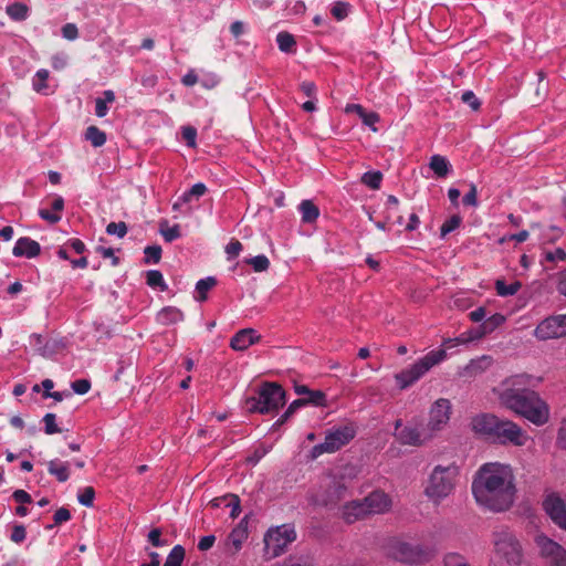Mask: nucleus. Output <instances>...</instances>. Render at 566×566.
Masks as SVG:
<instances>
[{"instance_id": "nucleus-1", "label": "nucleus", "mask_w": 566, "mask_h": 566, "mask_svg": "<svg viewBox=\"0 0 566 566\" xmlns=\"http://www.w3.org/2000/svg\"><path fill=\"white\" fill-rule=\"evenodd\" d=\"M472 493L476 503L489 511L509 510L516 493L512 468L499 462L483 464L472 482Z\"/></svg>"}, {"instance_id": "nucleus-2", "label": "nucleus", "mask_w": 566, "mask_h": 566, "mask_svg": "<svg viewBox=\"0 0 566 566\" xmlns=\"http://www.w3.org/2000/svg\"><path fill=\"white\" fill-rule=\"evenodd\" d=\"M457 346L454 343L442 342V348L430 350L413 364L395 375V380L400 389H407L420 380L434 366L447 359V350Z\"/></svg>"}, {"instance_id": "nucleus-3", "label": "nucleus", "mask_w": 566, "mask_h": 566, "mask_svg": "<svg viewBox=\"0 0 566 566\" xmlns=\"http://www.w3.org/2000/svg\"><path fill=\"white\" fill-rule=\"evenodd\" d=\"M460 468L455 463L438 464L430 472L424 494L436 504L448 497L455 489Z\"/></svg>"}, {"instance_id": "nucleus-4", "label": "nucleus", "mask_w": 566, "mask_h": 566, "mask_svg": "<svg viewBox=\"0 0 566 566\" xmlns=\"http://www.w3.org/2000/svg\"><path fill=\"white\" fill-rule=\"evenodd\" d=\"M493 557L507 565H520L523 559L522 546L515 535L507 528L492 533Z\"/></svg>"}, {"instance_id": "nucleus-5", "label": "nucleus", "mask_w": 566, "mask_h": 566, "mask_svg": "<svg viewBox=\"0 0 566 566\" xmlns=\"http://www.w3.org/2000/svg\"><path fill=\"white\" fill-rule=\"evenodd\" d=\"M511 411L537 427L546 424L551 417L549 406L533 390L522 396Z\"/></svg>"}, {"instance_id": "nucleus-6", "label": "nucleus", "mask_w": 566, "mask_h": 566, "mask_svg": "<svg viewBox=\"0 0 566 566\" xmlns=\"http://www.w3.org/2000/svg\"><path fill=\"white\" fill-rule=\"evenodd\" d=\"M530 380L531 376L528 375H513L494 387L493 392L496 395L502 406L512 410L522 396H525L526 392H528L527 386Z\"/></svg>"}, {"instance_id": "nucleus-7", "label": "nucleus", "mask_w": 566, "mask_h": 566, "mask_svg": "<svg viewBox=\"0 0 566 566\" xmlns=\"http://www.w3.org/2000/svg\"><path fill=\"white\" fill-rule=\"evenodd\" d=\"M247 403L250 411L268 413L285 403V392L280 385L266 382L260 388L258 397L248 399Z\"/></svg>"}, {"instance_id": "nucleus-8", "label": "nucleus", "mask_w": 566, "mask_h": 566, "mask_svg": "<svg viewBox=\"0 0 566 566\" xmlns=\"http://www.w3.org/2000/svg\"><path fill=\"white\" fill-rule=\"evenodd\" d=\"M348 495V488L343 478L335 475L325 476L311 500L316 505L334 506Z\"/></svg>"}, {"instance_id": "nucleus-9", "label": "nucleus", "mask_w": 566, "mask_h": 566, "mask_svg": "<svg viewBox=\"0 0 566 566\" xmlns=\"http://www.w3.org/2000/svg\"><path fill=\"white\" fill-rule=\"evenodd\" d=\"M356 436V427L347 423L334 427L326 432L324 442L313 447L311 454L313 459L324 453H334L348 444Z\"/></svg>"}, {"instance_id": "nucleus-10", "label": "nucleus", "mask_w": 566, "mask_h": 566, "mask_svg": "<svg viewBox=\"0 0 566 566\" xmlns=\"http://www.w3.org/2000/svg\"><path fill=\"white\" fill-rule=\"evenodd\" d=\"M296 534L291 525L271 527L264 535V553L268 558H275L284 553L286 547L294 542Z\"/></svg>"}, {"instance_id": "nucleus-11", "label": "nucleus", "mask_w": 566, "mask_h": 566, "mask_svg": "<svg viewBox=\"0 0 566 566\" xmlns=\"http://www.w3.org/2000/svg\"><path fill=\"white\" fill-rule=\"evenodd\" d=\"M452 415V403L447 398H438L428 410V419L424 423L426 430L433 437L447 429Z\"/></svg>"}, {"instance_id": "nucleus-12", "label": "nucleus", "mask_w": 566, "mask_h": 566, "mask_svg": "<svg viewBox=\"0 0 566 566\" xmlns=\"http://www.w3.org/2000/svg\"><path fill=\"white\" fill-rule=\"evenodd\" d=\"M387 554L396 560L409 564H419L429 559V553L420 545L398 539L388 544Z\"/></svg>"}, {"instance_id": "nucleus-13", "label": "nucleus", "mask_w": 566, "mask_h": 566, "mask_svg": "<svg viewBox=\"0 0 566 566\" xmlns=\"http://www.w3.org/2000/svg\"><path fill=\"white\" fill-rule=\"evenodd\" d=\"M534 543L548 566H566V549L544 533H537Z\"/></svg>"}, {"instance_id": "nucleus-14", "label": "nucleus", "mask_w": 566, "mask_h": 566, "mask_svg": "<svg viewBox=\"0 0 566 566\" xmlns=\"http://www.w3.org/2000/svg\"><path fill=\"white\" fill-rule=\"evenodd\" d=\"M495 438L501 443H510L514 447H525L533 441L521 426L507 419H501Z\"/></svg>"}, {"instance_id": "nucleus-15", "label": "nucleus", "mask_w": 566, "mask_h": 566, "mask_svg": "<svg viewBox=\"0 0 566 566\" xmlns=\"http://www.w3.org/2000/svg\"><path fill=\"white\" fill-rule=\"evenodd\" d=\"M543 509L559 528L566 531V503L558 493L546 494L543 500Z\"/></svg>"}, {"instance_id": "nucleus-16", "label": "nucleus", "mask_w": 566, "mask_h": 566, "mask_svg": "<svg viewBox=\"0 0 566 566\" xmlns=\"http://www.w3.org/2000/svg\"><path fill=\"white\" fill-rule=\"evenodd\" d=\"M397 439L406 446L421 447L433 440V437L424 424H407L397 432Z\"/></svg>"}, {"instance_id": "nucleus-17", "label": "nucleus", "mask_w": 566, "mask_h": 566, "mask_svg": "<svg viewBox=\"0 0 566 566\" xmlns=\"http://www.w3.org/2000/svg\"><path fill=\"white\" fill-rule=\"evenodd\" d=\"M501 418L491 413H481L472 418L471 429L476 434L494 437L496 434Z\"/></svg>"}, {"instance_id": "nucleus-18", "label": "nucleus", "mask_w": 566, "mask_h": 566, "mask_svg": "<svg viewBox=\"0 0 566 566\" xmlns=\"http://www.w3.org/2000/svg\"><path fill=\"white\" fill-rule=\"evenodd\" d=\"M363 501L368 516L387 513L392 505L390 496L382 491H374L364 497Z\"/></svg>"}, {"instance_id": "nucleus-19", "label": "nucleus", "mask_w": 566, "mask_h": 566, "mask_svg": "<svg viewBox=\"0 0 566 566\" xmlns=\"http://www.w3.org/2000/svg\"><path fill=\"white\" fill-rule=\"evenodd\" d=\"M559 326V315L546 317L543 321H541L536 328L534 329V336L538 340L560 338L562 334Z\"/></svg>"}, {"instance_id": "nucleus-20", "label": "nucleus", "mask_w": 566, "mask_h": 566, "mask_svg": "<svg viewBox=\"0 0 566 566\" xmlns=\"http://www.w3.org/2000/svg\"><path fill=\"white\" fill-rule=\"evenodd\" d=\"M248 538V528L242 523L235 526L226 541V552L230 555H235L241 548L244 541Z\"/></svg>"}, {"instance_id": "nucleus-21", "label": "nucleus", "mask_w": 566, "mask_h": 566, "mask_svg": "<svg viewBox=\"0 0 566 566\" xmlns=\"http://www.w3.org/2000/svg\"><path fill=\"white\" fill-rule=\"evenodd\" d=\"M368 516V513L365 507V503L363 500H355L347 502L342 507V517L347 523H355L359 520H363Z\"/></svg>"}, {"instance_id": "nucleus-22", "label": "nucleus", "mask_w": 566, "mask_h": 566, "mask_svg": "<svg viewBox=\"0 0 566 566\" xmlns=\"http://www.w3.org/2000/svg\"><path fill=\"white\" fill-rule=\"evenodd\" d=\"M260 336L253 328H244L239 331L230 342V346L234 350H244L258 342Z\"/></svg>"}, {"instance_id": "nucleus-23", "label": "nucleus", "mask_w": 566, "mask_h": 566, "mask_svg": "<svg viewBox=\"0 0 566 566\" xmlns=\"http://www.w3.org/2000/svg\"><path fill=\"white\" fill-rule=\"evenodd\" d=\"M41 251L40 244L30 238H20L12 250L14 256L34 258Z\"/></svg>"}, {"instance_id": "nucleus-24", "label": "nucleus", "mask_w": 566, "mask_h": 566, "mask_svg": "<svg viewBox=\"0 0 566 566\" xmlns=\"http://www.w3.org/2000/svg\"><path fill=\"white\" fill-rule=\"evenodd\" d=\"M345 113H355L359 116L361 122L368 126L373 132H377V127L375 126L380 117L375 112H366L365 108L359 104H347L345 107Z\"/></svg>"}, {"instance_id": "nucleus-25", "label": "nucleus", "mask_w": 566, "mask_h": 566, "mask_svg": "<svg viewBox=\"0 0 566 566\" xmlns=\"http://www.w3.org/2000/svg\"><path fill=\"white\" fill-rule=\"evenodd\" d=\"M492 365V358L490 356L483 355L475 359L470 360V363L463 368L461 375L467 377H475Z\"/></svg>"}, {"instance_id": "nucleus-26", "label": "nucleus", "mask_w": 566, "mask_h": 566, "mask_svg": "<svg viewBox=\"0 0 566 566\" xmlns=\"http://www.w3.org/2000/svg\"><path fill=\"white\" fill-rule=\"evenodd\" d=\"M207 192V187L202 182L195 184L188 191L182 193L172 205L174 210H178L184 203L190 202L193 198L199 199Z\"/></svg>"}, {"instance_id": "nucleus-27", "label": "nucleus", "mask_w": 566, "mask_h": 566, "mask_svg": "<svg viewBox=\"0 0 566 566\" xmlns=\"http://www.w3.org/2000/svg\"><path fill=\"white\" fill-rule=\"evenodd\" d=\"M48 471L51 475H54L59 482H65L70 478L69 463L59 459H54L48 462Z\"/></svg>"}, {"instance_id": "nucleus-28", "label": "nucleus", "mask_w": 566, "mask_h": 566, "mask_svg": "<svg viewBox=\"0 0 566 566\" xmlns=\"http://www.w3.org/2000/svg\"><path fill=\"white\" fill-rule=\"evenodd\" d=\"M184 319V314L180 310L176 307H165L157 314V321L160 324L169 325V324H176L178 322H181Z\"/></svg>"}, {"instance_id": "nucleus-29", "label": "nucleus", "mask_w": 566, "mask_h": 566, "mask_svg": "<svg viewBox=\"0 0 566 566\" xmlns=\"http://www.w3.org/2000/svg\"><path fill=\"white\" fill-rule=\"evenodd\" d=\"M49 76L50 73L45 69H40L36 71L34 76L32 77V88L42 95H48L49 92Z\"/></svg>"}, {"instance_id": "nucleus-30", "label": "nucleus", "mask_w": 566, "mask_h": 566, "mask_svg": "<svg viewBox=\"0 0 566 566\" xmlns=\"http://www.w3.org/2000/svg\"><path fill=\"white\" fill-rule=\"evenodd\" d=\"M115 101V94L113 91H104L103 97L95 99V114L97 117H104L108 113L107 104H112Z\"/></svg>"}, {"instance_id": "nucleus-31", "label": "nucleus", "mask_w": 566, "mask_h": 566, "mask_svg": "<svg viewBox=\"0 0 566 566\" xmlns=\"http://www.w3.org/2000/svg\"><path fill=\"white\" fill-rule=\"evenodd\" d=\"M298 209L302 213V221L305 223L314 222L319 216L318 208L311 200H303Z\"/></svg>"}, {"instance_id": "nucleus-32", "label": "nucleus", "mask_w": 566, "mask_h": 566, "mask_svg": "<svg viewBox=\"0 0 566 566\" xmlns=\"http://www.w3.org/2000/svg\"><path fill=\"white\" fill-rule=\"evenodd\" d=\"M430 168L438 177H446L450 171V164L446 157L433 155L429 163Z\"/></svg>"}, {"instance_id": "nucleus-33", "label": "nucleus", "mask_w": 566, "mask_h": 566, "mask_svg": "<svg viewBox=\"0 0 566 566\" xmlns=\"http://www.w3.org/2000/svg\"><path fill=\"white\" fill-rule=\"evenodd\" d=\"M6 12L14 21H24L29 15V8L22 2H14L7 6Z\"/></svg>"}, {"instance_id": "nucleus-34", "label": "nucleus", "mask_w": 566, "mask_h": 566, "mask_svg": "<svg viewBox=\"0 0 566 566\" xmlns=\"http://www.w3.org/2000/svg\"><path fill=\"white\" fill-rule=\"evenodd\" d=\"M217 284V280L213 276L201 279L196 284V300L203 302L207 300L208 292Z\"/></svg>"}, {"instance_id": "nucleus-35", "label": "nucleus", "mask_w": 566, "mask_h": 566, "mask_svg": "<svg viewBox=\"0 0 566 566\" xmlns=\"http://www.w3.org/2000/svg\"><path fill=\"white\" fill-rule=\"evenodd\" d=\"M522 287V284L520 281H514L511 284H505L503 280H496L495 281V291L499 296L506 297L515 295L520 289Z\"/></svg>"}, {"instance_id": "nucleus-36", "label": "nucleus", "mask_w": 566, "mask_h": 566, "mask_svg": "<svg viewBox=\"0 0 566 566\" xmlns=\"http://www.w3.org/2000/svg\"><path fill=\"white\" fill-rule=\"evenodd\" d=\"M85 137L94 147H101L106 143V134L96 126L87 127Z\"/></svg>"}, {"instance_id": "nucleus-37", "label": "nucleus", "mask_w": 566, "mask_h": 566, "mask_svg": "<svg viewBox=\"0 0 566 566\" xmlns=\"http://www.w3.org/2000/svg\"><path fill=\"white\" fill-rule=\"evenodd\" d=\"M443 566H472L469 559L460 553L450 552L443 557Z\"/></svg>"}, {"instance_id": "nucleus-38", "label": "nucleus", "mask_w": 566, "mask_h": 566, "mask_svg": "<svg viewBox=\"0 0 566 566\" xmlns=\"http://www.w3.org/2000/svg\"><path fill=\"white\" fill-rule=\"evenodd\" d=\"M185 558V548L181 545H176L168 554L164 566H181Z\"/></svg>"}, {"instance_id": "nucleus-39", "label": "nucleus", "mask_w": 566, "mask_h": 566, "mask_svg": "<svg viewBox=\"0 0 566 566\" xmlns=\"http://www.w3.org/2000/svg\"><path fill=\"white\" fill-rule=\"evenodd\" d=\"M382 180V174L380 171H367L361 176V182L370 189H379Z\"/></svg>"}, {"instance_id": "nucleus-40", "label": "nucleus", "mask_w": 566, "mask_h": 566, "mask_svg": "<svg viewBox=\"0 0 566 566\" xmlns=\"http://www.w3.org/2000/svg\"><path fill=\"white\" fill-rule=\"evenodd\" d=\"M276 42H277L279 49L282 52H286V53L291 52L292 49L295 46V40H294L293 35L287 32H280L276 35Z\"/></svg>"}, {"instance_id": "nucleus-41", "label": "nucleus", "mask_w": 566, "mask_h": 566, "mask_svg": "<svg viewBox=\"0 0 566 566\" xmlns=\"http://www.w3.org/2000/svg\"><path fill=\"white\" fill-rule=\"evenodd\" d=\"M160 234L167 242H172L180 237V229L178 224L168 227L167 222L160 223Z\"/></svg>"}, {"instance_id": "nucleus-42", "label": "nucleus", "mask_w": 566, "mask_h": 566, "mask_svg": "<svg viewBox=\"0 0 566 566\" xmlns=\"http://www.w3.org/2000/svg\"><path fill=\"white\" fill-rule=\"evenodd\" d=\"M147 284L151 287H160L163 291L167 287L161 272L157 270H150L147 272Z\"/></svg>"}, {"instance_id": "nucleus-43", "label": "nucleus", "mask_w": 566, "mask_h": 566, "mask_svg": "<svg viewBox=\"0 0 566 566\" xmlns=\"http://www.w3.org/2000/svg\"><path fill=\"white\" fill-rule=\"evenodd\" d=\"M248 263L253 268L255 272L266 271L270 266V261L264 254H260L251 258Z\"/></svg>"}, {"instance_id": "nucleus-44", "label": "nucleus", "mask_w": 566, "mask_h": 566, "mask_svg": "<svg viewBox=\"0 0 566 566\" xmlns=\"http://www.w3.org/2000/svg\"><path fill=\"white\" fill-rule=\"evenodd\" d=\"M44 432L46 434H54L61 432V429L56 424V416L54 413H46L43 417Z\"/></svg>"}, {"instance_id": "nucleus-45", "label": "nucleus", "mask_w": 566, "mask_h": 566, "mask_svg": "<svg viewBox=\"0 0 566 566\" xmlns=\"http://www.w3.org/2000/svg\"><path fill=\"white\" fill-rule=\"evenodd\" d=\"M106 232L109 235H116L118 238H124L127 233V226L125 222H111L106 227Z\"/></svg>"}, {"instance_id": "nucleus-46", "label": "nucleus", "mask_w": 566, "mask_h": 566, "mask_svg": "<svg viewBox=\"0 0 566 566\" xmlns=\"http://www.w3.org/2000/svg\"><path fill=\"white\" fill-rule=\"evenodd\" d=\"M461 223V218L459 216H452L449 220H447L440 228L441 238H446L447 234L455 230Z\"/></svg>"}, {"instance_id": "nucleus-47", "label": "nucleus", "mask_w": 566, "mask_h": 566, "mask_svg": "<svg viewBox=\"0 0 566 566\" xmlns=\"http://www.w3.org/2000/svg\"><path fill=\"white\" fill-rule=\"evenodd\" d=\"M94 497H95V491L92 486H86L81 493H78L77 495V500L78 502L86 506V507H91L93 506V502H94Z\"/></svg>"}, {"instance_id": "nucleus-48", "label": "nucleus", "mask_w": 566, "mask_h": 566, "mask_svg": "<svg viewBox=\"0 0 566 566\" xmlns=\"http://www.w3.org/2000/svg\"><path fill=\"white\" fill-rule=\"evenodd\" d=\"M504 322H505V316L500 313H496V314L490 316L482 325H483V327H486V333H491L496 327L501 326Z\"/></svg>"}, {"instance_id": "nucleus-49", "label": "nucleus", "mask_w": 566, "mask_h": 566, "mask_svg": "<svg viewBox=\"0 0 566 566\" xmlns=\"http://www.w3.org/2000/svg\"><path fill=\"white\" fill-rule=\"evenodd\" d=\"M146 262L158 263L161 256V248L159 245H150L145 248Z\"/></svg>"}, {"instance_id": "nucleus-50", "label": "nucleus", "mask_w": 566, "mask_h": 566, "mask_svg": "<svg viewBox=\"0 0 566 566\" xmlns=\"http://www.w3.org/2000/svg\"><path fill=\"white\" fill-rule=\"evenodd\" d=\"M544 260L548 262H562L566 260V252L562 248L544 252Z\"/></svg>"}, {"instance_id": "nucleus-51", "label": "nucleus", "mask_w": 566, "mask_h": 566, "mask_svg": "<svg viewBox=\"0 0 566 566\" xmlns=\"http://www.w3.org/2000/svg\"><path fill=\"white\" fill-rule=\"evenodd\" d=\"M199 83H201L205 88L211 90L219 84V77L216 73L207 72L201 76Z\"/></svg>"}, {"instance_id": "nucleus-52", "label": "nucleus", "mask_w": 566, "mask_h": 566, "mask_svg": "<svg viewBox=\"0 0 566 566\" xmlns=\"http://www.w3.org/2000/svg\"><path fill=\"white\" fill-rule=\"evenodd\" d=\"M306 400V405L307 403H312L314 406H323L325 403V394L323 391H319V390H315V391H308V395L306 398H304Z\"/></svg>"}, {"instance_id": "nucleus-53", "label": "nucleus", "mask_w": 566, "mask_h": 566, "mask_svg": "<svg viewBox=\"0 0 566 566\" xmlns=\"http://www.w3.org/2000/svg\"><path fill=\"white\" fill-rule=\"evenodd\" d=\"M226 506L230 507V516L232 518L238 517L241 510H240V500L237 495L228 494V503Z\"/></svg>"}, {"instance_id": "nucleus-54", "label": "nucleus", "mask_w": 566, "mask_h": 566, "mask_svg": "<svg viewBox=\"0 0 566 566\" xmlns=\"http://www.w3.org/2000/svg\"><path fill=\"white\" fill-rule=\"evenodd\" d=\"M461 99L463 103L468 104L473 111H478L480 108V101L472 91H465L462 94Z\"/></svg>"}, {"instance_id": "nucleus-55", "label": "nucleus", "mask_w": 566, "mask_h": 566, "mask_svg": "<svg viewBox=\"0 0 566 566\" xmlns=\"http://www.w3.org/2000/svg\"><path fill=\"white\" fill-rule=\"evenodd\" d=\"M62 35L69 41H74L78 36V29L74 23H66L62 27Z\"/></svg>"}, {"instance_id": "nucleus-56", "label": "nucleus", "mask_w": 566, "mask_h": 566, "mask_svg": "<svg viewBox=\"0 0 566 566\" xmlns=\"http://www.w3.org/2000/svg\"><path fill=\"white\" fill-rule=\"evenodd\" d=\"M73 391L77 395H85L91 389V382L87 379H77L71 385Z\"/></svg>"}, {"instance_id": "nucleus-57", "label": "nucleus", "mask_w": 566, "mask_h": 566, "mask_svg": "<svg viewBox=\"0 0 566 566\" xmlns=\"http://www.w3.org/2000/svg\"><path fill=\"white\" fill-rule=\"evenodd\" d=\"M478 190L474 184H470V190L463 197V203L467 206L475 207L478 206Z\"/></svg>"}, {"instance_id": "nucleus-58", "label": "nucleus", "mask_w": 566, "mask_h": 566, "mask_svg": "<svg viewBox=\"0 0 566 566\" xmlns=\"http://www.w3.org/2000/svg\"><path fill=\"white\" fill-rule=\"evenodd\" d=\"M332 14L337 20H343L348 14V6L344 2H336L332 8Z\"/></svg>"}, {"instance_id": "nucleus-59", "label": "nucleus", "mask_w": 566, "mask_h": 566, "mask_svg": "<svg viewBox=\"0 0 566 566\" xmlns=\"http://www.w3.org/2000/svg\"><path fill=\"white\" fill-rule=\"evenodd\" d=\"M464 334H465L469 343H471V342L482 338L486 334V327H483V325H481L478 328H472V329L464 332Z\"/></svg>"}, {"instance_id": "nucleus-60", "label": "nucleus", "mask_w": 566, "mask_h": 566, "mask_svg": "<svg viewBox=\"0 0 566 566\" xmlns=\"http://www.w3.org/2000/svg\"><path fill=\"white\" fill-rule=\"evenodd\" d=\"M269 452V448L261 446L254 450V452L247 459L248 462L252 465H255L266 453Z\"/></svg>"}, {"instance_id": "nucleus-61", "label": "nucleus", "mask_w": 566, "mask_h": 566, "mask_svg": "<svg viewBox=\"0 0 566 566\" xmlns=\"http://www.w3.org/2000/svg\"><path fill=\"white\" fill-rule=\"evenodd\" d=\"M27 537V531H25V527L23 525H15L13 528H12V533H11V541L14 542V543H21Z\"/></svg>"}, {"instance_id": "nucleus-62", "label": "nucleus", "mask_w": 566, "mask_h": 566, "mask_svg": "<svg viewBox=\"0 0 566 566\" xmlns=\"http://www.w3.org/2000/svg\"><path fill=\"white\" fill-rule=\"evenodd\" d=\"M196 136L197 132L193 127L187 126L182 128V137L186 140L187 145L190 147L196 146Z\"/></svg>"}, {"instance_id": "nucleus-63", "label": "nucleus", "mask_w": 566, "mask_h": 566, "mask_svg": "<svg viewBox=\"0 0 566 566\" xmlns=\"http://www.w3.org/2000/svg\"><path fill=\"white\" fill-rule=\"evenodd\" d=\"M556 443L559 449L566 451V420L562 421L558 428Z\"/></svg>"}, {"instance_id": "nucleus-64", "label": "nucleus", "mask_w": 566, "mask_h": 566, "mask_svg": "<svg viewBox=\"0 0 566 566\" xmlns=\"http://www.w3.org/2000/svg\"><path fill=\"white\" fill-rule=\"evenodd\" d=\"M272 566H313L310 562L304 559H287L282 563H276Z\"/></svg>"}]
</instances>
